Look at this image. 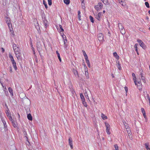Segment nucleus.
I'll return each instance as SVG.
<instances>
[{
    "label": "nucleus",
    "mask_w": 150,
    "mask_h": 150,
    "mask_svg": "<svg viewBox=\"0 0 150 150\" xmlns=\"http://www.w3.org/2000/svg\"><path fill=\"white\" fill-rule=\"evenodd\" d=\"M13 48L18 60L20 59V53L21 50L19 48L16 46V45L14 44L13 45Z\"/></svg>",
    "instance_id": "nucleus-1"
},
{
    "label": "nucleus",
    "mask_w": 150,
    "mask_h": 150,
    "mask_svg": "<svg viewBox=\"0 0 150 150\" xmlns=\"http://www.w3.org/2000/svg\"><path fill=\"white\" fill-rule=\"evenodd\" d=\"M118 27L119 29L120 30V32L122 34H125V32L124 28L123 25L122 23H119L118 24Z\"/></svg>",
    "instance_id": "nucleus-2"
},
{
    "label": "nucleus",
    "mask_w": 150,
    "mask_h": 150,
    "mask_svg": "<svg viewBox=\"0 0 150 150\" xmlns=\"http://www.w3.org/2000/svg\"><path fill=\"white\" fill-rule=\"evenodd\" d=\"M103 7V5L102 3H98V4L95 6V8L97 11L100 10Z\"/></svg>",
    "instance_id": "nucleus-3"
},
{
    "label": "nucleus",
    "mask_w": 150,
    "mask_h": 150,
    "mask_svg": "<svg viewBox=\"0 0 150 150\" xmlns=\"http://www.w3.org/2000/svg\"><path fill=\"white\" fill-rule=\"evenodd\" d=\"M105 124L106 128V132L108 134H110V132L109 131L110 129V125L107 122H105Z\"/></svg>",
    "instance_id": "nucleus-4"
},
{
    "label": "nucleus",
    "mask_w": 150,
    "mask_h": 150,
    "mask_svg": "<svg viewBox=\"0 0 150 150\" xmlns=\"http://www.w3.org/2000/svg\"><path fill=\"white\" fill-rule=\"evenodd\" d=\"M41 44L39 42H37V47L38 50V51L39 53V54L40 56L42 58V56L40 54V51L42 49L41 48Z\"/></svg>",
    "instance_id": "nucleus-5"
},
{
    "label": "nucleus",
    "mask_w": 150,
    "mask_h": 150,
    "mask_svg": "<svg viewBox=\"0 0 150 150\" xmlns=\"http://www.w3.org/2000/svg\"><path fill=\"white\" fill-rule=\"evenodd\" d=\"M137 41L139 43L140 46L142 47L143 49H145L146 47V46L145 45H144V43L142 42V41L139 40L138 39L137 40Z\"/></svg>",
    "instance_id": "nucleus-6"
},
{
    "label": "nucleus",
    "mask_w": 150,
    "mask_h": 150,
    "mask_svg": "<svg viewBox=\"0 0 150 150\" xmlns=\"http://www.w3.org/2000/svg\"><path fill=\"white\" fill-rule=\"evenodd\" d=\"M23 134L24 135L25 137L26 138V140L28 142V143L30 144V142L28 141V136L27 134V132L25 131V130L23 129Z\"/></svg>",
    "instance_id": "nucleus-7"
},
{
    "label": "nucleus",
    "mask_w": 150,
    "mask_h": 150,
    "mask_svg": "<svg viewBox=\"0 0 150 150\" xmlns=\"http://www.w3.org/2000/svg\"><path fill=\"white\" fill-rule=\"evenodd\" d=\"M104 36L102 33H100L98 35V38L99 41H101L103 40Z\"/></svg>",
    "instance_id": "nucleus-8"
},
{
    "label": "nucleus",
    "mask_w": 150,
    "mask_h": 150,
    "mask_svg": "<svg viewBox=\"0 0 150 150\" xmlns=\"http://www.w3.org/2000/svg\"><path fill=\"white\" fill-rule=\"evenodd\" d=\"M137 85L138 88L140 90L142 89V83L140 82V80H139L138 81L137 80Z\"/></svg>",
    "instance_id": "nucleus-9"
},
{
    "label": "nucleus",
    "mask_w": 150,
    "mask_h": 150,
    "mask_svg": "<svg viewBox=\"0 0 150 150\" xmlns=\"http://www.w3.org/2000/svg\"><path fill=\"white\" fill-rule=\"evenodd\" d=\"M69 144L71 148V149L73 148V143L72 139L71 137H69Z\"/></svg>",
    "instance_id": "nucleus-10"
},
{
    "label": "nucleus",
    "mask_w": 150,
    "mask_h": 150,
    "mask_svg": "<svg viewBox=\"0 0 150 150\" xmlns=\"http://www.w3.org/2000/svg\"><path fill=\"white\" fill-rule=\"evenodd\" d=\"M11 62H12L13 68H14L16 70L17 69V67L16 65V63L15 61L14 60H13Z\"/></svg>",
    "instance_id": "nucleus-11"
},
{
    "label": "nucleus",
    "mask_w": 150,
    "mask_h": 150,
    "mask_svg": "<svg viewBox=\"0 0 150 150\" xmlns=\"http://www.w3.org/2000/svg\"><path fill=\"white\" fill-rule=\"evenodd\" d=\"M102 12H99L98 13V14L96 15V18L98 20L100 21V18L101 17Z\"/></svg>",
    "instance_id": "nucleus-12"
},
{
    "label": "nucleus",
    "mask_w": 150,
    "mask_h": 150,
    "mask_svg": "<svg viewBox=\"0 0 150 150\" xmlns=\"http://www.w3.org/2000/svg\"><path fill=\"white\" fill-rule=\"evenodd\" d=\"M5 19H6V23L7 24L11 22V19L9 17H8L7 16H5Z\"/></svg>",
    "instance_id": "nucleus-13"
},
{
    "label": "nucleus",
    "mask_w": 150,
    "mask_h": 150,
    "mask_svg": "<svg viewBox=\"0 0 150 150\" xmlns=\"http://www.w3.org/2000/svg\"><path fill=\"white\" fill-rule=\"evenodd\" d=\"M7 112V113H6L8 117L9 118V120L11 121H13V119L11 116V113H9L8 112Z\"/></svg>",
    "instance_id": "nucleus-14"
},
{
    "label": "nucleus",
    "mask_w": 150,
    "mask_h": 150,
    "mask_svg": "<svg viewBox=\"0 0 150 150\" xmlns=\"http://www.w3.org/2000/svg\"><path fill=\"white\" fill-rule=\"evenodd\" d=\"M140 75H141L142 80L143 81L144 83H145L146 81L145 77L143 76L142 74V73L140 74Z\"/></svg>",
    "instance_id": "nucleus-15"
},
{
    "label": "nucleus",
    "mask_w": 150,
    "mask_h": 150,
    "mask_svg": "<svg viewBox=\"0 0 150 150\" xmlns=\"http://www.w3.org/2000/svg\"><path fill=\"white\" fill-rule=\"evenodd\" d=\"M45 19H46V18L44 17V20H43V21L44 24L45 25V28H46V27L47 26V20H46Z\"/></svg>",
    "instance_id": "nucleus-16"
},
{
    "label": "nucleus",
    "mask_w": 150,
    "mask_h": 150,
    "mask_svg": "<svg viewBox=\"0 0 150 150\" xmlns=\"http://www.w3.org/2000/svg\"><path fill=\"white\" fill-rule=\"evenodd\" d=\"M114 56L117 59H119V57L117 55L116 52H114L113 54Z\"/></svg>",
    "instance_id": "nucleus-17"
},
{
    "label": "nucleus",
    "mask_w": 150,
    "mask_h": 150,
    "mask_svg": "<svg viewBox=\"0 0 150 150\" xmlns=\"http://www.w3.org/2000/svg\"><path fill=\"white\" fill-rule=\"evenodd\" d=\"M73 73L76 77H79L78 72L76 70L74 69Z\"/></svg>",
    "instance_id": "nucleus-18"
},
{
    "label": "nucleus",
    "mask_w": 150,
    "mask_h": 150,
    "mask_svg": "<svg viewBox=\"0 0 150 150\" xmlns=\"http://www.w3.org/2000/svg\"><path fill=\"white\" fill-rule=\"evenodd\" d=\"M27 118L30 121L32 120V117L30 114L29 113L27 115Z\"/></svg>",
    "instance_id": "nucleus-19"
},
{
    "label": "nucleus",
    "mask_w": 150,
    "mask_h": 150,
    "mask_svg": "<svg viewBox=\"0 0 150 150\" xmlns=\"http://www.w3.org/2000/svg\"><path fill=\"white\" fill-rule=\"evenodd\" d=\"M80 98H81V100L82 101H84V100H85V98L82 93H80Z\"/></svg>",
    "instance_id": "nucleus-20"
},
{
    "label": "nucleus",
    "mask_w": 150,
    "mask_h": 150,
    "mask_svg": "<svg viewBox=\"0 0 150 150\" xmlns=\"http://www.w3.org/2000/svg\"><path fill=\"white\" fill-rule=\"evenodd\" d=\"M116 63L117 64V66L118 67V69L119 70H120L121 69V67L120 66V64L119 63V62L118 61H117L116 62Z\"/></svg>",
    "instance_id": "nucleus-21"
},
{
    "label": "nucleus",
    "mask_w": 150,
    "mask_h": 150,
    "mask_svg": "<svg viewBox=\"0 0 150 150\" xmlns=\"http://www.w3.org/2000/svg\"><path fill=\"white\" fill-rule=\"evenodd\" d=\"M56 54H57V57H58V58L60 62H61V59L60 58V54H59V53L57 51H56Z\"/></svg>",
    "instance_id": "nucleus-22"
},
{
    "label": "nucleus",
    "mask_w": 150,
    "mask_h": 150,
    "mask_svg": "<svg viewBox=\"0 0 150 150\" xmlns=\"http://www.w3.org/2000/svg\"><path fill=\"white\" fill-rule=\"evenodd\" d=\"M8 90L9 92L11 93V95L13 96V94L12 89L11 88V87H9L8 88Z\"/></svg>",
    "instance_id": "nucleus-23"
},
{
    "label": "nucleus",
    "mask_w": 150,
    "mask_h": 150,
    "mask_svg": "<svg viewBox=\"0 0 150 150\" xmlns=\"http://www.w3.org/2000/svg\"><path fill=\"white\" fill-rule=\"evenodd\" d=\"M82 51L83 52V55L84 56L85 59H88V57L87 56V55L86 54L85 51H83V50Z\"/></svg>",
    "instance_id": "nucleus-24"
},
{
    "label": "nucleus",
    "mask_w": 150,
    "mask_h": 150,
    "mask_svg": "<svg viewBox=\"0 0 150 150\" xmlns=\"http://www.w3.org/2000/svg\"><path fill=\"white\" fill-rule=\"evenodd\" d=\"M101 117L104 120H106L107 119V117L103 113L101 114Z\"/></svg>",
    "instance_id": "nucleus-25"
},
{
    "label": "nucleus",
    "mask_w": 150,
    "mask_h": 150,
    "mask_svg": "<svg viewBox=\"0 0 150 150\" xmlns=\"http://www.w3.org/2000/svg\"><path fill=\"white\" fill-rule=\"evenodd\" d=\"M9 57L11 61L14 60L13 57L12 56L11 54L10 53H9Z\"/></svg>",
    "instance_id": "nucleus-26"
},
{
    "label": "nucleus",
    "mask_w": 150,
    "mask_h": 150,
    "mask_svg": "<svg viewBox=\"0 0 150 150\" xmlns=\"http://www.w3.org/2000/svg\"><path fill=\"white\" fill-rule=\"evenodd\" d=\"M85 60L86 61V62L87 64L88 67L90 68L91 67V65L89 60L88 59H85Z\"/></svg>",
    "instance_id": "nucleus-27"
},
{
    "label": "nucleus",
    "mask_w": 150,
    "mask_h": 150,
    "mask_svg": "<svg viewBox=\"0 0 150 150\" xmlns=\"http://www.w3.org/2000/svg\"><path fill=\"white\" fill-rule=\"evenodd\" d=\"M78 17L79 20H81V16L80 15L81 12L80 11H79L78 12Z\"/></svg>",
    "instance_id": "nucleus-28"
},
{
    "label": "nucleus",
    "mask_w": 150,
    "mask_h": 150,
    "mask_svg": "<svg viewBox=\"0 0 150 150\" xmlns=\"http://www.w3.org/2000/svg\"><path fill=\"white\" fill-rule=\"evenodd\" d=\"M64 2L67 5L69 4L70 3V0H64Z\"/></svg>",
    "instance_id": "nucleus-29"
},
{
    "label": "nucleus",
    "mask_w": 150,
    "mask_h": 150,
    "mask_svg": "<svg viewBox=\"0 0 150 150\" xmlns=\"http://www.w3.org/2000/svg\"><path fill=\"white\" fill-rule=\"evenodd\" d=\"M12 123V124L13 126L15 128L16 127V122H14L13 120L11 121Z\"/></svg>",
    "instance_id": "nucleus-30"
},
{
    "label": "nucleus",
    "mask_w": 150,
    "mask_h": 150,
    "mask_svg": "<svg viewBox=\"0 0 150 150\" xmlns=\"http://www.w3.org/2000/svg\"><path fill=\"white\" fill-rule=\"evenodd\" d=\"M89 18L91 22L93 23L94 22V20H93V18L91 16H89Z\"/></svg>",
    "instance_id": "nucleus-31"
},
{
    "label": "nucleus",
    "mask_w": 150,
    "mask_h": 150,
    "mask_svg": "<svg viewBox=\"0 0 150 150\" xmlns=\"http://www.w3.org/2000/svg\"><path fill=\"white\" fill-rule=\"evenodd\" d=\"M82 102L83 105L85 107H87V103L85 101V100L83 101Z\"/></svg>",
    "instance_id": "nucleus-32"
},
{
    "label": "nucleus",
    "mask_w": 150,
    "mask_h": 150,
    "mask_svg": "<svg viewBox=\"0 0 150 150\" xmlns=\"http://www.w3.org/2000/svg\"><path fill=\"white\" fill-rule=\"evenodd\" d=\"M43 3L45 6V8H46V9H47V8H48L47 5L46 4V2L44 0H43Z\"/></svg>",
    "instance_id": "nucleus-33"
},
{
    "label": "nucleus",
    "mask_w": 150,
    "mask_h": 150,
    "mask_svg": "<svg viewBox=\"0 0 150 150\" xmlns=\"http://www.w3.org/2000/svg\"><path fill=\"white\" fill-rule=\"evenodd\" d=\"M145 145L147 150H149L150 149V148L148 147V145L147 143H145Z\"/></svg>",
    "instance_id": "nucleus-34"
},
{
    "label": "nucleus",
    "mask_w": 150,
    "mask_h": 150,
    "mask_svg": "<svg viewBox=\"0 0 150 150\" xmlns=\"http://www.w3.org/2000/svg\"><path fill=\"white\" fill-rule=\"evenodd\" d=\"M85 74L86 76V78H88H88H89V77H88V72L87 71H85Z\"/></svg>",
    "instance_id": "nucleus-35"
},
{
    "label": "nucleus",
    "mask_w": 150,
    "mask_h": 150,
    "mask_svg": "<svg viewBox=\"0 0 150 150\" xmlns=\"http://www.w3.org/2000/svg\"><path fill=\"white\" fill-rule=\"evenodd\" d=\"M145 5L148 8H149L150 6L149 5V4L148 2H145Z\"/></svg>",
    "instance_id": "nucleus-36"
},
{
    "label": "nucleus",
    "mask_w": 150,
    "mask_h": 150,
    "mask_svg": "<svg viewBox=\"0 0 150 150\" xmlns=\"http://www.w3.org/2000/svg\"><path fill=\"white\" fill-rule=\"evenodd\" d=\"M133 79L134 82L135 84V85H137V81L136 80V77L133 78Z\"/></svg>",
    "instance_id": "nucleus-37"
},
{
    "label": "nucleus",
    "mask_w": 150,
    "mask_h": 150,
    "mask_svg": "<svg viewBox=\"0 0 150 150\" xmlns=\"http://www.w3.org/2000/svg\"><path fill=\"white\" fill-rule=\"evenodd\" d=\"M115 150H119L117 144H115L114 146Z\"/></svg>",
    "instance_id": "nucleus-38"
},
{
    "label": "nucleus",
    "mask_w": 150,
    "mask_h": 150,
    "mask_svg": "<svg viewBox=\"0 0 150 150\" xmlns=\"http://www.w3.org/2000/svg\"><path fill=\"white\" fill-rule=\"evenodd\" d=\"M68 45L67 44V43H66L65 44H64V47L67 50V49L68 48Z\"/></svg>",
    "instance_id": "nucleus-39"
},
{
    "label": "nucleus",
    "mask_w": 150,
    "mask_h": 150,
    "mask_svg": "<svg viewBox=\"0 0 150 150\" xmlns=\"http://www.w3.org/2000/svg\"><path fill=\"white\" fill-rule=\"evenodd\" d=\"M103 2L104 4H106L108 3V0H103Z\"/></svg>",
    "instance_id": "nucleus-40"
},
{
    "label": "nucleus",
    "mask_w": 150,
    "mask_h": 150,
    "mask_svg": "<svg viewBox=\"0 0 150 150\" xmlns=\"http://www.w3.org/2000/svg\"><path fill=\"white\" fill-rule=\"evenodd\" d=\"M141 111L142 112V113L143 114V113H144V114H145V110H144V109L143 108H141Z\"/></svg>",
    "instance_id": "nucleus-41"
},
{
    "label": "nucleus",
    "mask_w": 150,
    "mask_h": 150,
    "mask_svg": "<svg viewBox=\"0 0 150 150\" xmlns=\"http://www.w3.org/2000/svg\"><path fill=\"white\" fill-rule=\"evenodd\" d=\"M48 4L50 6H51L52 5V0H48Z\"/></svg>",
    "instance_id": "nucleus-42"
},
{
    "label": "nucleus",
    "mask_w": 150,
    "mask_h": 150,
    "mask_svg": "<svg viewBox=\"0 0 150 150\" xmlns=\"http://www.w3.org/2000/svg\"><path fill=\"white\" fill-rule=\"evenodd\" d=\"M59 27L60 28V30H61L60 31L61 32H63L64 31V29H63V28H62V26L61 25H59Z\"/></svg>",
    "instance_id": "nucleus-43"
},
{
    "label": "nucleus",
    "mask_w": 150,
    "mask_h": 150,
    "mask_svg": "<svg viewBox=\"0 0 150 150\" xmlns=\"http://www.w3.org/2000/svg\"><path fill=\"white\" fill-rule=\"evenodd\" d=\"M120 3L123 6L125 5V3L122 1H121V2H120Z\"/></svg>",
    "instance_id": "nucleus-44"
},
{
    "label": "nucleus",
    "mask_w": 150,
    "mask_h": 150,
    "mask_svg": "<svg viewBox=\"0 0 150 150\" xmlns=\"http://www.w3.org/2000/svg\"><path fill=\"white\" fill-rule=\"evenodd\" d=\"M64 44H65L66 43H67V41L66 38L63 39Z\"/></svg>",
    "instance_id": "nucleus-45"
},
{
    "label": "nucleus",
    "mask_w": 150,
    "mask_h": 150,
    "mask_svg": "<svg viewBox=\"0 0 150 150\" xmlns=\"http://www.w3.org/2000/svg\"><path fill=\"white\" fill-rule=\"evenodd\" d=\"M145 98L146 99H149L150 98L149 95L148 94H147L146 96L145 97Z\"/></svg>",
    "instance_id": "nucleus-46"
},
{
    "label": "nucleus",
    "mask_w": 150,
    "mask_h": 150,
    "mask_svg": "<svg viewBox=\"0 0 150 150\" xmlns=\"http://www.w3.org/2000/svg\"><path fill=\"white\" fill-rule=\"evenodd\" d=\"M1 120H2V121L3 124V125H4V124H6V122H5V121L4 120H3L2 118H1Z\"/></svg>",
    "instance_id": "nucleus-47"
},
{
    "label": "nucleus",
    "mask_w": 150,
    "mask_h": 150,
    "mask_svg": "<svg viewBox=\"0 0 150 150\" xmlns=\"http://www.w3.org/2000/svg\"><path fill=\"white\" fill-rule=\"evenodd\" d=\"M7 24H8V25L9 28H10V27L12 26V24L11 22L9 23H7Z\"/></svg>",
    "instance_id": "nucleus-48"
},
{
    "label": "nucleus",
    "mask_w": 150,
    "mask_h": 150,
    "mask_svg": "<svg viewBox=\"0 0 150 150\" xmlns=\"http://www.w3.org/2000/svg\"><path fill=\"white\" fill-rule=\"evenodd\" d=\"M63 35H62V38H63V39H65V38H66V37L65 35H64V34H63Z\"/></svg>",
    "instance_id": "nucleus-49"
},
{
    "label": "nucleus",
    "mask_w": 150,
    "mask_h": 150,
    "mask_svg": "<svg viewBox=\"0 0 150 150\" xmlns=\"http://www.w3.org/2000/svg\"><path fill=\"white\" fill-rule=\"evenodd\" d=\"M36 28L37 29L38 31L39 30H40V27H39V25H37V26H36Z\"/></svg>",
    "instance_id": "nucleus-50"
},
{
    "label": "nucleus",
    "mask_w": 150,
    "mask_h": 150,
    "mask_svg": "<svg viewBox=\"0 0 150 150\" xmlns=\"http://www.w3.org/2000/svg\"><path fill=\"white\" fill-rule=\"evenodd\" d=\"M9 71L10 73L12 72V67H10L9 68Z\"/></svg>",
    "instance_id": "nucleus-51"
},
{
    "label": "nucleus",
    "mask_w": 150,
    "mask_h": 150,
    "mask_svg": "<svg viewBox=\"0 0 150 150\" xmlns=\"http://www.w3.org/2000/svg\"><path fill=\"white\" fill-rule=\"evenodd\" d=\"M137 45H138V44H136L135 45L134 47V48H135V49H137Z\"/></svg>",
    "instance_id": "nucleus-52"
},
{
    "label": "nucleus",
    "mask_w": 150,
    "mask_h": 150,
    "mask_svg": "<svg viewBox=\"0 0 150 150\" xmlns=\"http://www.w3.org/2000/svg\"><path fill=\"white\" fill-rule=\"evenodd\" d=\"M125 91L126 92H127L128 91V88H127V87L126 86L125 87Z\"/></svg>",
    "instance_id": "nucleus-53"
},
{
    "label": "nucleus",
    "mask_w": 150,
    "mask_h": 150,
    "mask_svg": "<svg viewBox=\"0 0 150 150\" xmlns=\"http://www.w3.org/2000/svg\"><path fill=\"white\" fill-rule=\"evenodd\" d=\"M1 83V85L2 86L3 88H4V89H6V86H4L2 83Z\"/></svg>",
    "instance_id": "nucleus-54"
},
{
    "label": "nucleus",
    "mask_w": 150,
    "mask_h": 150,
    "mask_svg": "<svg viewBox=\"0 0 150 150\" xmlns=\"http://www.w3.org/2000/svg\"><path fill=\"white\" fill-rule=\"evenodd\" d=\"M132 77H133V78H134V77H136L135 74L134 73H133L132 74Z\"/></svg>",
    "instance_id": "nucleus-55"
},
{
    "label": "nucleus",
    "mask_w": 150,
    "mask_h": 150,
    "mask_svg": "<svg viewBox=\"0 0 150 150\" xmlns=\"http://www.w3.org/2000/svg\"><path fill=\"white\" fill-rule=\"evenodd\" d=\"M33 54H35V50H34V47H33Z\"/></svg>",
    "instance_id": "nucleus-56"
},
{
    "label": "nucleus",
    "mask_w": 150,
    "mask_h": 150,
    "mask_svg": "<svg viewBox=\"0 0 150 150\" xmlns=\"http://www.w3.org/2000/svg\"><path fill=\"white\" fill-rule=\"evenodd\" d=\"M4 130L5 131H7L8 130L7 127H4Z\"/></svg>",
    "instance_id": "nucleus-57"
},
{
    "label": "nucleus",
    "mask_w": 150,
    "mask_h": 150,
    "mask_svg": "<svg viewBox=\"0 0 150 150\" xmlns=\"http://www.w3.org/2000/svg\"><path fill=\"white\" fill-rule=\"evenodd\" d=\"M1 49L2 50V52H4V49L3 48H2V47L1 48Z\"/></svg>",
    "instance_id": "nucleus-58"
},
{
    "label": "nucleus",
    "mask_w": 150,
    "mask_h": 150,
    "mask_svg": "<svg viewBox=\"0 0 150 150\" xmlns=\"http://www.w3.org/2000/svg\"><path fill=\"white\" fill-rule=\"evenodd\" d=\"M110 31H109L108 33V35L109 36H110Z\"/></svg>",
    "instance_id": "nucleus-59"
},
{
    "label": "nucleus",
    "mask_w": 150,
    "mask_h": 150,
    "mask_svg": "<svg viewBox=\"0 0 150 150\" xmlns=\"http://www.w3.org/2000/svg\"><path fill=\"white\" fill-rule=\"evenodd\" d=\"M135 51H136L137 54L138 55L139 53H138V50L137 49H135Z\"/></svg>",
    "instance_id": "nucleus-60"
},
{
    "label": "nucleus",
    "mask_w": 150,
    "mask_h": 150,
    "mask_svg": "<svg viewBox=\"0 0 150 150\" xmlns=\"http://www.w3.org/2000/svg\"><path fill=\"white\" fill-rule=\"evenodd\" d=\"M31 48H32V50H33V44H32V42L31 43Z\"/></svg>",
    "instance_id": "nucleus-61"
},
{
    "label": "nucleus",
    "mask_w": 150,
    "mask_h": 150,
    "mask_svg": "<svg viewBox=\"0 0 150 150\" xmlns=\"http://www.w3.org/2000/svg\"><path fill=\"white\" fill-rule=\"evenodd\" d=\"M143 116H144V117L145 118H146V113L145 114L143 113Z\"/></svg>",
    "instance_id": "nucleus-62"
},
{
    "label": "nucleus",
    "mask_w": 150,
    "mask_h": 150,
    "mask_svg": "<svg viewBox=\"0 0 150 150\" xmlns=\"http://www.w3.org/2000/svg\"><path fill=\"white\" fill-rule=\"evenodd\" d=\"M4 127H7V125H6V124H4Z\"/></svg>",
    "instance_id": "nucleus-63"
},
{
    "label": "nucleus",
    "mask_w": 150,
    "mask_h": 150,
    "mask_svg": "<svg viewBox=\"0 0 150 150\" xmlns=\"http://www.w3.org/2000/svg\"><path fill=\"white\" fill-rule=\"evenodd\" d=\"M149 19V18L148 16H146V19L147 20H148Z\"/></svg>",
    "instance_id": "nucleus-64"
}]
</instances>
